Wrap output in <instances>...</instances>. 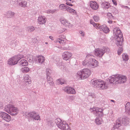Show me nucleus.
<instances>
[{
    "instance_id": "nucleus-1",
    "label": "nucleus",
    "mask_w": 130,
    "mask_h": 130,
    "mask_svg": "<svg viewBox=\"0 0 130 130\" xmlns=\"http://www.w3.org/2000/svg\"><path fill=\"white\" fill-rule=\"evenodd\" d=\"M110 84H123L126 82L127 78L126 76L119 74L111 76L108 79Z\"/></svg>"
},
{
    "instance_id": "nucleus-2",
    "label": "nucleus",
    "mask_w": 130,
    "mask_h": 130,
    "mask_svg": "<svg viewBox=\"0 0 130 130\" xmlns=\"http://www.w3.org/2000/svg\"><path fill=\"white\" fill-rule=\"evenodd\" d=\"M91 54H87L85 60L82 62L83 65L86 67L94 68L98 66V62L95 59L91 58Z\"/></svg>"
},
{
    "instance_id": "nucleus-3",
    "label": "nucleus",
    "mask_w": 130,
    "mask_h": 130,
    "mask_svg": "<svg viewBox=\"0 0 130 130\" xmlns=\"http://www.w3.org/2000/svg\"><path fill=\"white\" fill-rule=\"evenodd\" d=\"M113 33L116 44L118 46H122L123 38L120 28L118 27L115 28L113 30Z\"/></svg>"
},
{
    "instance_id": "nucleus-4",
    "label": "nucleus",
    "mask_w": 130,
    "mask_h": 130,
    "mask_svg": "<svg viewBox=\"0 0 130 130\" xmlns=\"http://www.w3.org/2000/svg\"><path fill=\"white\" fill-rule=\"evenodd\" d=\"M91 74V72L90 69L87 68H84L77 72L76 78L79 80H84L88 77Z\"/></svg>"
},
{
    "instance_id": "nucleus-5",
    "label": "nucleus",
    "mask_w": 130,
    "mask_h": 130,
    "mask_svg": "<svg viewBox=\"0 0 130 130\" xmlns=\"http://www.w3.org/2000/svg\"><path fill=\"white\" fill-rule=\"evenodd\" d=\"M57 127L61 130H71L70 127L65 121L59 118H57L55 120Z\"/></svg>"
},
{
    "instance_id": "nucleus-6",
    "label": "nucleus",
    "mask_w": 130,
    "mask_h": 130,
    "mask_svg": "<svg viewBox=\"0 0 130 130\" xmlns=\"http://www.w3.org/2000/svg\"><path fill=\"white\" fill-rule=\"evenodd\" d=\"M4 110L12 116L16 115L19 111L18 108L11 104L6 105L4 108Z\"/></svg>"
},
{
    "instance_id": "nucleus-7",
    "label": "nucleus",
    "mask_w": 130,
    "mask_h": 130,
    "mask_svg": "<svg viewBox=\"0 0 130 130\" xmlns=\"http://www.w3.org/2000/svg\"><path fill=\"white\" fill-rule=\"evenodd\" d=\"M91 83L94 86L102 89H106L107 88V84L101 80L94 79L91 80Z\"/></svg>"
},
{
    "instance_id": "nucleus-8",
    "label": "nucleus",
    "mask_w": 130,
    "mask_h": 130,
    "mask_svg": "<svg viewBox=\"0 0 130 130\" xmlns=\"http://www.w3.org/2000/svg\"><path fill=\"white\" fill-rule=\"evenodd\" d=\"M110 51V49L106 47H104L102 48H98L95 49L94 51V55L96 56L101 58L105 53H108Z\"/></svg>"
},
{
    "instance_id": "nucleus-9",
    "label": "nucleus",
    "mask_w": 130,
    "mask_h": 130,
    "mask_svg": "<svg viewBox=\"0 0 130 130\" xmlns=\"http://www.w3.org/2000/svg\"><path fill=\"white\" fill-rule=\"evenodd\" d=\"M26 117L31 119L35 120H40L41 119L39 114L35 111L29 112H26L24 114Z\"/></svg>"
},
{
    "instance_id": "nucleus-10",
    "label": "nucleus",
    "mask_w": 130,
    "mask_h": 130,
    "mask_svg": "<svg viewBox=\"0 0 130 130\" xmlns=\"http://www.w3.org/2000/svg\"><path fill=\"white\" fill-rule=\"evenodd\" d=\"M90 110L94 115L98 117H101L103 116V109L100 108L96 107H93L90 108Z\"/></svg>"
},
{
    "instance_id": "nucleus-11",
    "label": "nucleus",
    "mask_w": 130,
    "mask_h": 130,
    "mask_svg": "<svg viewBox=\"0 0 130 130\" xmlns=\"http://www.w3.org/2000/svg\"><path fill=\"white\" fill-rule=\"evenodd\" d=\"M123 127L121 125V122L120 119H118L116 121V123L113 127L111 129V130H122Z\"/></svg>"
},
{
    "instance_id": "nucleus-12",
    "label": "nucleus",
    "mask_w": 130,
    "mask_h": 130,
    "mask_svg": "<svg viewBox=\"0 0 130 130\" xmlns=\"http://www.w3.org/2000/svg\"><path fill=\"white\" fill-rule=\"evenodd\" d=\"M72 54L68 51L64 52L62 54V59L66 61L70 60L72 58Z\"/></svg>"
},
{
    "instance_id": "nucleus-13",
    "label": "nucleus",
    "mask_w": 130,
    "mask_h": 130,
    "mask_svg": "<svg viewBox=\"0 0 130 130\" xmlns=\"http://www.w3.org/2000/svg\"><path fill=\"white\" fill-rule=\"evenodd\" d=\"M0 117L7 122H9L11 120V116L4 112L0 111Z\"/></svg>"
},
{
    "instance_id": "nucleus-14",
    "label": "nucleus",
    "mask_w": 130,
    "mask_h": 130,
    "mask_svg": "<svg viewBox=\"0 0 130 130\" xmlns=\"http://www.w3.org/2000/svg\"><path fill=\"white\" fill-rule=\"evenodd\" d=\"M62 89L64 91L69 94H75L76 93L74 89L70 87H64Z\"/></svg>"
},
{
    "instance_id": "nucleus-15",
    "label": "nucleus",
    "mask_w": 130,
    "mask_h": 130,
    "mask_svg": "<svg viewBox=\"0 0 130 130\" xmlns=\"http://www.w3.org/2000/svg\"><path fill=\"white\" fill-rule=\"evenodd\" d=\"M60 21L62 24L66 27L70 28L73 26L72 25L68 22V20L64 18L61 19Z\"/></svg>"
},
{
    "instance_id": "nucleus-16",
    "label": "nucleus",
    "mask_w": 130,
    "mask_h": 130,
    "mask_svg": "<svg viewBox=\"0 0 130 130\" xmlns=\"http://www.w3.org/2000/svg\"><path fill=\"white\" fill-rule=\"evenodd\" d=\"M18 63L17 61L14 57L13 56L9 59L7 61V64L10 66H13Z\"/></svg>"
},
{
    "instance_id": "nucleus-17",
    "label": "nucleus",
    "mask_w": 130,
    "mask_h": 130,
    "mask_svg": "<svg viewBox=\"0 0 130 130\" xmlns=\"http://www.w3.org/2000/svg\"><path fill=\"white\" fill-rule=\"evenodd\" d=\"M46 19L45 17L42 15L40 16L38 18V23L40 24H44L46 22Z\"/></svg>"
},
{
    "instance_id": "nucleus-18",
    "label": "nucleus",
    "mask_w": 130,
    "mask_h": 130,
    "mask_svg": "<svg viewBox=\"0 0 130 130\" xmlns=\"http://www.w3.org/2000/svg\"><path fill=\"white\" fill-rule=\"evenodd\" d=\"M90 5L91 8L94 10H96L99 8V5L95 2L90 1Z\"/></svg>"
},
{
    "instance_id": "nucleus-19",
    "label": "nucleus",
    "mask_w": 130,
    "mask_h": 130,
    "mask_svg": "<svg viewBox=\"0 0 130 130\" xmlns=\"http://www.w3.org/2000/svg\"><path fill=\"white\" fill-rule=\"evenodd\" d=\"M100 30L102 31L106 34L108 33L110 31L109 28L105 25H103L101 26Z\"/></svg>"
},
{
    "instance_id": "nucleus-20",
    "label": "nucleus",
    "mask_w": 130,
    "mask_h": 130,
    "mask_svg": "<svg viewBox=\"0 0 130 130\" xmlns=\"http://www.w3.org/2000/svg\"><path fill=\"white\" fill-rule=\"evenodd\" d=\"M23 79L25 83H27L29 84H31V78L28 75H25L24 76Z\"/></svg>"
},
{
    "instance_id": "nucleus-21",
    "label": "nucleus",
    "mask_w": 130,
    "mask_h": 130,
    "mask_svg": "<svg viewBox=\"0 0 130 130\" xmlns=\"http://www.w3.org/2000/svg\"><path fill=\"white\" fill-rule=\"evenodd\" d=\"M15 13L11 11H7L5 14V16L7 18H11L14 15Z\"/></svg>"
},
{
    "instance_id": "nucleus-22",
    "label": "nucleus",
    "mask_w": 130,
    "mask_h": 130,
    "mask_svg": "<svg viewBox=\"0 0 130 130\" xmlns=\"http://www.w3.org/2000/svg\"><path fill=\"white\" fill-rule=\"evenodd\" d=\"M66 11L73 15H76L77 14V12L75 10L68 6Z\"/></svg>"
},
{
    "instance_id": "nucleus-23",
    "label": "nucleus",
    "mask_w": 130,
    "mask_h": 130,
    "mask_svg": "<svg viewBox=\"0 0 130 130\" xmlns=\"http://www.w3.org/2000/svg\"><path fill=\"white\" fill-rule=\"evenodd\" d=\"M118 119H120L121 122V124L122 123V124L125 125H127L128 124L129 120L127 118H123L121 120V119L120 118H119Z\"/></svg>"
},
{
    "instance_id": "nucleus-24",
    "label": "nucleus",
    "mask_w": 130,
    "mask_h": 130,
    "mask_svg": "<svg viewBox=\"0 0 130 130\" xmlns=\"http://www.w3.org/2000/svg\"><path fill=\"white\" fill-rule=\"evenodd\" d=\"M37 59L38 63L42 64L45 60L44 57L42 56L39 55L37 57Z\"/></svg>"
},
{
    "instance_id": "nucleus-25",
    "label": "nucleus",
    "mask_w": 130,
    "mask_h": 130,
    "mask_svg": "<svg viewBox=\"0 0 130 130\" xmlns=\"http://www.w3.org/2000/svg\"><path fill=\"white\" fill-rule=\"evenodd\" d=\"M19 64L22 66H26L28 65L27 61L24 59L21 60L19 62Z\"/></svg>"
},
{
    "instance_id": "nucleus-26",
    "label": "nucleus",
    "mask_w": 130,
    "mask_h": 130,
    "mask_svg": "<svg viewBox=\"0 0 130 130\" xmlns=\"http://www.w3.org/2000/svg\"><path fill=\"white\" fill-rule=\"evenodd\" d=\"M46 79L48 83L51 86H53L54 85V82L51 76L46 77Z\"/></svg>"
},
{
    "instance_id": "nucleus-27",
    "label": "nucleus",
    "mask_w": 130,
    "mask_h": 130,
    "mask_svg": "<svg viewBox=\"0 0 130 130\" xmlns=\"http://www.w3.org/2000/svg\"><path fill=\"white\" fill-rule=\"evenodd\" d=\"M125 110L126 112L128 114L130 115V103L127 102L125 105Z\"/></svg>"
},
{
    "instance_id": "nucleus-28",
    "label": "nucleus",
    "mask_w": 130,
    "mask_h": 130,
    "mask_svg": "<svg viewBox=\"0 0 130 130\" xmlns=\"http://www.w3.org/2000/svg\"><path fill=\"white\" fill-rule=\"evenodd\" d=\"M19 6L23 7L27 6V2L25 0H21V2L18 4Z\"/></svg>"
},
{
    "instance_id": "nucleus-29",
    "label": "nucleus",
    "mask_w": 130,
    "mask_h": 130,
    "mask_svg": "<svg viewBox=\"0 0 130 130\" xmlns=\"http://www.w3.org/2000/svg\"><path fill=\"white\" fill-rule=\"evenodd\" d=\"M35 28L33 26H31L26 27V30L29 32H31L35 30Z\"/></svg>"
},
{
    "instance_id": "nucleus-30",
    "label": "nucleus",
    "mask_w": 130,
    "mask_h": 130,
    "mask_svg": "<svg viewBox=\"0 0 130 130\" xmlns=\"http://www.w3.org/2000/svg\"><path fill=\"white\" fill-rule=\"evenodd\" d=\"M17 62L18 63L19 60L22 58H24V56L23 55H17L14 56Z\"/></svg>"
},
{
    "instance_id": "nucleus-31",
    "label": "nucleus",
    "mask_w": 130,
    "mask_h": 130,
    "mask_svg": "<svg viewBox=\"0 0 130 130\" xmlns=\"http://www.w3.org/2000/svg\"><path fill=\"white\" fill-rule=\"evenodd\" d=\"M68 6L64 4H62L59 5V8L61 10L66 11Z\"/></svg>"
},
{
    "instance_id": "nucleus-32",
    "label": "nucleus",
    "mask_w": 130,
    "mask_h": 130,
    "mask_svg": "<svg viewBox=\"0 0 130 130\" xmlns=\"http://www.w3.org/2000/svg\"><path fill=\"white\" fill-rule=\"evenodd\" d=\"M20 70L21 72L23 73H26L28 72L29 71V69L27 67H25L22 68Z\"/></svg>"
},
{
    "instance_id": "nucleus-33",
    "label": "nucleus",
    "mask_w": 130,
    "mask_h": 130,
    "mask_svg": "<svg viewBox=\"0 0 130 130\" xmlns=\"http://www.w3.org/2000/svg\"><path fill=\"white\" fill-rule=\"evenodd\" d=\"M102 5L105 9H107L110 6V5L108 2H103Z\"/></svg>"
},
{
    "instance_id": "nucleus-34",
    "label": "nucleus",
    "mask_w": 130,
    "mask_h": 130,
    "mask_svg": "<svg viewBox=\"0 0 130 130\" xmlns=\"http://www.w3.org/2000/svg\"><path fill=\"white\" fill-rule=\"evenodd\" d=\"M122 57L123 60L125 61H127L129 59L128 56L126 54H123L122 55Z\"/></svg>"
},
{
    "instance_id": "nucleus-35",
    "label": "nucleus",
    "mask_w": 130,
    "mask_h": 130,
    "mask_svg": "<svg viewBox=\"0 0 130 130\" xmlns=\"http://www.w3.org/2000/svg\"><path fill=\"white\" fill-rule=\"evenodd\" d=\"M65 2H66V4L68 6L71 7L73 6L72 4L73 1L72 0H65Z\"/></svg>"
},
{
    "instance_id": "nucleus-36",
    "label": "nucleus",
    "mask_w": 130,
    "mask_h": 130,
    "mask_svg": "<svg viewBox=\"0 0 130 130\" xmlns=\"http://www.w3.org/2000/svg\"><path fill=\"white\" fill-rule=\"evenodd\" d=\"M65 40H63L60 38L57 39L55 41V42H59L60 43L64 44L65 42Z\"/></svg>"
},
{
    "instance_id": "nucleus-37",
    "label": "nucleus",
    "mask_w": 130,
    "mask_h": 130,
    "mask_svg": "<svg viewBox=\"0 0 130 130\" xmlns=\"http://www.w3.org/2000/svg\"><path fill=\"white\" fill-rule=\"evenodd\" d=\"M95 122L98 125L101 124L103 122L102 119L99 118H97L96 119Z\"/></svg>"
},
{
    "instance_id": "nucleus-38",
    "label": "nucleus",
    "mask_w": 130,
    "mask_h": 130,
    "mask_svg": "<svg viewBox=\"0 0 130 130\" xmlns=\"http://www.w3.org/2000/svg\"><path fill=\"white\" fill-rule=\"evenodd\" d=\"M54 121L53 120H51L48 121L47 123L48 126L49 127H52L53 126Z\"/></svg>"
},
{
    "instance_id": "nucleus-39",
    "label": "nucleus",
    "mask_w": 130,
    "mask_h": 130,
    "mask_svg": "<svg viewBox=\"0 0 130 130\" xmlns=\"http://www.w3.org/2000/svg\"><path fill=\"white\" fill-rule=\"evenodd\" d=\"M56 83L57 84L62 85L64 84V81L62 79H59L56 80Z\"/></svg>"
},
{
    "instance_id": "nucleus-40",
    "label": "nucleus",
    "mask_w": 130,
    "mask_h": 130,
    "mask_svg": "<svg viewBox=\"0 0 130 130\" xmlns=\"http://www.w3.org/2000/svg\"><path fill=\"white\" fill-rule=\"evenodd\" d=\"M46 77L48 76H51L52 71L49 68L47 69L46 70Z\"/></svg>"
},
{
    "instance_id": "nucleus-41",
    "label": "nucleus",
    "mask_w": 130,
    "mask_h": 130,
    "mask_svg": "<svg viewBox=\"0 0 130 130\" xmlns=\"http://www.w3.org/2000/svg\"><path fill=\"white\" fill-rule=\"evenodd\" d=\"M123 51V49L122 47H120L119 48L117 53L118 55H120L122 53Z\"/></svg>"
},
{
    "instance_id": "nucleus-42",
    "label": "nucleus",
    "mask_w": 130,
    "mask_h": 130,
    "mask_svg": "<svg viewBox=\"0 0 130 130\" xmlns=\"http://www.w3.org/2000/svg\"><path fill=\"white\" fill-rule=\"evenodd\" d=\"M15 41L13 40L10 43V45L11 46V47L12 48H13L15 46Z\"/></svg>"
},
{
    "instance_id": "nucleus-43",
    "label": "nucleus",
    "mask_w": 130,
    "mask_h": 130,
    "mask_svg": "<svg viewBox=\"0 0 130 130\" xmlns=\"http://www.w3.org/2000/svg\"><path fill=\"white\" fill-rule=\"evenodd\" d=\"M101 26L99 24L95 23L94 24V25H93V26L96 29H99L100 30L101 29Z\"/></svg>"
},
{
    "instance_id": "nucleus-44",
    "label": "nucleus",
    "mask_w": 130,
    "mask_h": 130,
    "mask_svg": "<svg viewBox=\"0 0 130 130\" xmlns=\"http://www.w3.org/2000/svg\"><path fill=\"white\" fill-rule=\"evenodd\" d=\"M94 21L96 22H98L100 20L99 17V16L97 15H95L93 17Z\"/></svg>"
},
{
    "instance_id": "nucleus-45",
    "label": "nucleus",
    "mask_w": 130,
    "mask_h": 130,
    "mask_svg": "<svg viewBox=\"0 0 130 130\" xmlns=\"http://www.w3.org/2000/svg\"><path fill=\"white\" fill-rule=\"evenodd\" d=\"M108 74L107 72H105L101 74V76L103 78H105L108 77Z\"/></svg>"
},
{
    "instance_id": "nucleus-46",
    "label": "nucleus",
    "mask_w": 130,
    "mask_h": 130,
    "mask_svg": "<svg viewBox=\"0 0 130 130\" xmlns=\"http://www.w3.org/2000/svg\"><path fill=\"white\" fill-rule=\"evenodd\" d=\"M88 98H95V95L94 93H89L88 95Z\"/></svg>"
},
{
    "instance_id": "nucleus-47",
    "label": "nucleus",
    "mask_w": 130,
    "mask_h": 130,
    "mask_svg": "<svg viewBox=\"0 0 130 130\" xmlns=\"http://www.w3.org/2000/svg\"><path fill=\"white\" fill-rule=\"evenodd\" d=\"M66 30V29L62 28L57 31V33L59 34H60L65 31Z\"/></svg>"
},
{
    "instance_id": "nucleus-48",
    "label": "nucleus",
    "mask_w": 130,
    "mask_h": 130,
    "mask_svg": "<svg viewBox=\"0 0 130 130\" xmlns=\"http://www.w3.org/2000/svg\"><path fill=\"white\" fill-rule=\"evenodd\" d=\"M107 17L108 19H114V18L112 15V14L110 13H108L107 14Z\"/></svg>"
},
{
    "instance_id": "nucleus-49",
    "label": "nucleus",
    "mask_w": 130,
    "mask_h": 130,
    "mask_svg": "<svg viewBox=\"0 0 130 130\" xmlns=\"http://www.w3.org/2000/svg\"><path fill=\"white\" fill-rule=\"evenodd\" d=\"M68 100L70 102H72L74 99V96H69L68 98Z\"/></svg>"
},
{
    "instance_id": "nucleus-50",
    "label": "nucleus",
    "mask_w": 130,
    "mask_h": 130,
    "mask_svg": "<svg viewBox=\"0 0 130 130\" xmlns=\"http://www.w3.org/2000/svg\"><path fill=\"white\" fill-rule=\"evenodd\" d=\"M55 11L54 10H48L46 11V13H52L53 14L54 12Z\"/></svg>"
},
{
    "instance_id": "nucleus-51",
    "label": "nucleus",
    "mask_w": 130,
    "mask_h": 130,
    "mask_svg": "<svg viewBox=\"0 0 130 130\" xmlns=\"http://www.w3.org/2000/svg\"><path fill=\"white\" fill-rule=\"evenodd\" d=\"M32 41L33 42L35 43L38 44L39 42L38 40L36 38H34L33 40Z\"/></svg>"
},
{
    "instance_id": "nucleus-52",
    "label": "nucleus",
    "mask_w": 130,
    "mask_h": 130,
    "mask_svg": "<svg viewBox=\"0 0 130 130\" xmlns=\"http://www.w3.org/2000/svg\"><path fill=\"white\" fill-rule=\"evenodd\" d=\"M3 106L4 105L3 103L2 102H0V109L3 108Z\"/></svg>"
},
{
    "instance_id": "nucleus-53",
    "label": "nucleus",
    "mask_w": 130,
    "mask_h": 130,
    "mask_svg": "<svg viewBox=\"0 0 130 130\" xmlns=\"http://www.w3.org/2000/svg\"><path fill=\"white\" fill-rule=\"evenodd\" d=\"M79 33L81 34L82 36H85V33L83 31H79Z\"/></svg>"
},
{
    "instance_id": "nucleus-54",
    "label": "nucleus",
    "mask_w": 130,
    "mask_h": 130,
    "mask_svg": "<svg viewBox=\"0 0 130 130\" xmlns=\"http://www.w3.org/2000/svg\"><path fill=\"white\" fill-rule=\"evenodd\" d=\"M112 1L114 5L115 6L117 5V3L116 0H112Z\"/></svg>"
},
{
    "instance_id": "nucleus-55",
    "label": "nucleus",
    "mask_w": 130,
    "mask_h": 130,
    "mask_svg": "<svg viewBox=\"0 0 130 130\" xmlns=\"http://www.w3.org/2000/svg\"><path fill=\"white\" fill-rule=\"evenodd\" d=\"M58 47V48L60 49L61 50H66L67 49V48H65V47H63L61 46Z\"/></svg>"
},
{
    "instance_id": "nucleus-56",
    "label": "nucleus",
    "mask_w": 130,
    "mask_h": 130,
    "mask_svg": "<svg viewBox=\"0 0 130 130\" xmlns=\"http://www.w3.org/2000/svg\"><path fill=\"white\" fill-rule=\"evenodd\" d=\"M90 24H92L93 25H94V24L95 23L91 20H90Z\"/></svg>"
},
{
    "instance_id": "nucleus-57",
    "label": "nucleus",
    "mask_w": 130,
    "mask_h": 130,
    "mask_svg": "<svg viewBox=\"0 0 130 130\" xmlns=\"http://www.w3.org/2000/svg\"><path fill=\"white\" fill-rule=\"evenodd\" d=\"M60 38H62L63 39H64L65 38V37L63 35H60L59 36Z\"/></svg>"
},
{
    "instance_id": "nucleus-58",
    "label": "nucleus",
    "mask_w": 130,
    "mask_h": 130,
    "mask_svg": "<svg viewBox=\"0 0 130 130\" xmlns=\"http://www.w3.org/2000/svg\"><path fill=\"white\" fill-rule=\"evenodd\" d=\"M61 65V63L60 62L58 63L57 64V65L58 67H60V66Z\"/></svg>"
},
{
    "instance_id": "nucleus-59",
    "label": "nucleus",
    "mask_w": 130,
    "mask_h": 130,
    "mask_svg": "<svg viewBox=\"0 0 130 130\" xmlns=\"http://www.w3.org/2000/svg\"><path fill=\"white\" fill-rule=\"evenodd\" d=\"M22 32V31L21 30H19L17 31V33L18 34H20L21 33V32Z\"/></svg>"
},
{
    "instance_id": "nucleus-60",
    "label": "nucleus",
    "mask_w": 130,
    "mask_h": 130,
    "mask_svg": "<svg viewBox=\"0 0 130 130\" xmlns=\"http://www.w3.org/2000/svg\"><path fill=\"white\" fill-rule=\"evenodd\" d=\"M49 37V38H50V39H51L52 40H54V38H53V37H52V36H50Z\"/></svg>"
},
{
    "instance_id": "nucleus-61",
    "label": "nucleus",
    "mask_w": 130,
    "mask_h": 130,
    "mask_svg": "<svg viewBox=\"0 0 130 130\" xmlns=\"http://www.w3.org/2000/svg\"><path fill=\"white\" fill-rule=\"evenodd\" d=\"M123 7H124V8H125V9H129V8L127 6H123Z\"/></svg>"
},
{
    "instance_id": "nucleus-62",
    "label": "nucleus",
    "mask_w": 130,
    "mask_h": 130,
    "mask_svg": "<svg viewBox=\"0 0 130 130\" xmlns=\"http://www.w3.org/2000/svg\"><path fill=\"white\" fill-rule=\"evenodd\" d=\"M108 22L109 23L111 24L112 23V21L111 20H109V21H108Z\"/></svg>"
},
{
    "instance_id": "nucleus-63",
    "label": "nucleus",
    "mask_w": 130,
    "mask_h": 130,
    "mask_svg": "<svg viewBox=\"0 0 130 130\" xmlns=\"http://www.w3.org/2000/svg\"><path fill=\"white\" fill-rule=\"evenodd\" d=\"M110 101L112 102H113L114 103L115 102V101L114 100H111Z\"/></svg>"
},
{
    "instance_id": "nucleus-64",
    "label": "nucleus",
    "mask_w": 130,
    "mask_h": 130,
    "mask_svg": "<svg viewBox=\"0 0 130 130\" xmlns=\"http://www.w3.org/2000/svg\"><path fill=\"white\" fill-rule=\"evenodd\" d=\"M45 44H48V43L47 42H46L45 43Z\"/></svg>"
}]
</instances>
